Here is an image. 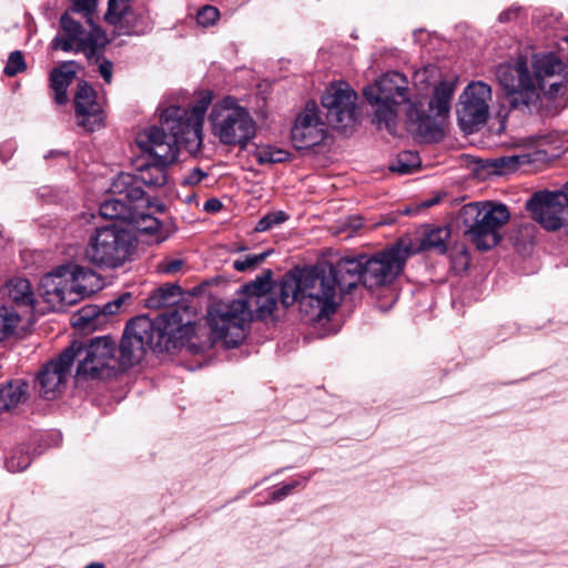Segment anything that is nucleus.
<instances>
[{"mask_svg":"<svg viewBox=\"0 0 568 568\" xmlns=\"http://www.w3.org/2000/svg\"><path fill=\"white\" fill-rule=\"evenodd\" d=\"M171 163H162L150 159L144 163L135 175L130 173H120L111 184V191L119 195H124L130 200H142L144 191L142 185L150 187H160L166 183V168Z\"/></svg>","mask_w":568,"mask_h":568,"instance_id":"obj_15","label":"nucleus"},{"mask_svg":"<svg viewBox=\"0 0 568 568\" xmlns=\"http://www.w3.org/2000/svg\"><path fill=\"white\" fill-rule=\"evenodd\" d=\"M251 321V305L243 298L219 303L207 313V322L214 338L227 347H236L245 339Z\"/></svg>","mask_w":568,"mask_h":568,"instance_id":"obj_11","label":"nucleus"},{"mask_svg":"<svg viewBox=\"0 0 568 568\" xmlns=\"http://www.w3.org/2000/svg\"><path fill=\"white\" fill-rule=\"evenodd\" d=\"M7 294L16 304L22 306H33L34 293L27 278L16 277L8 282Z\"/></svg>","mask_w":568,"mask_h":568,"instance_id":"obj_31","label":"nucleus"},{"mask_svg":"<svg viewBox=\"0 0 568 568\" xmlns=\"http://www.w3.org/2000/svg\"><path fill=\"white\" fill-rule=\"evenodd\" d=\"M450 237V230L448 227H435L426 232L420 245L416 248L415 253L419 251L434 250L440 254L447 251V241Z\"/></svg>","mask_w":568,"mask_h":568,"instance_id":"obj_32","label":"nucleus"},{"mask_svg":"<svg viewBox=\"0 0 568 568\" xmlns=\"http://www.w3.org/2000/svg\"><path fill=\"white\" fill-rule=\"evenodd\" d=\"M280 297L285 307L297 303L300 312L312 322L329 320L341 303L334 278L321 267L290 271L281 282Z\"/></svg>","mask_w":568,"mask_h":568,"instance_id":"obj_3","label":"nucleus"},{"mask_svg":"<svg viewBox=\"0 0 568 568\" xmlns=\"http://www.w3.org/2000/svg\"><path fill=\"white\" fill-rule=\"evenodd\" d=\"M85 568H104L102 564H90Z\"/></svg>","mask_w":568,"mask_h":568,"instance_id":"obj_53","label":"nucleus"},{"mask_svg":"<svg viewBox=\"0 0 568 568\" xmlns=\"http://www.w3.org/2000/svg\"><path fill=\"white\" fill-rule=\"evenodd\" d=\"M221 207H222V204L216 199H210L204 204V210L207 212H217L219 210H221Z\"/></svg>","mask_w":568,"mask_h":568,"instance_id":"obj_50","label":"nucleus"},{"mask_svg":"<svg viewBox=\"0 0 568 568\" xmlns=\"http://www.w3.org/2000/svg\"><path fill=\"white\" fill-rule=\"evenodd\" d=\"M112 196L106 199L100 204V214L108 220H121L130 222L134 220V206L133 203L138 200H130L124 195H119L110 190Z\"/></svg>","mask_w":568,"mask_h":568,"instance_id":"obj_25","label":"nucleus"},{"mask_svg":"<svg viewBox=\"0 0 568 568\" xmlns=\"http://www.w3.org/2000/svg\"><path fill=\"white\" fill-rule=\"evenodd\" d=\"M31 463V458L28 454L17 453L8 457L6 466L9 471L17 473L24 470Z\"/></svg>","mask_w":568,"mask_h":568,"instance_id":"obj_41","label":"nucleus"},{"mask_svg":"<svg viewBox=\"0 0 568 568\" xmlns=\"http://www.w3.org/2000/svg\"><path fill=\"white\" fill-rule=\"evenodd\" d=\"M535 87H541L545 78L559 74L564 70L561 60L554 53L535 54L532 57Z\"/></svg>","mask_w":568,"mask_h":568,"instance_id":"obj_27","label":"nucleus"},{"mask_svg":"<svg viewBox=\"0 0 568 568\" xmlns=\"http://www.w3.org/2000/svg\"><path fill=\"white\" fill-rule=\"evenodd\" d=\"M98 0H73L72 7L67 11H71V16L80 14L83 19L92 18L95 12Z\"/></svg>","mask_w":568,"mask_h":568,"instance_id":"obj_40","label":"nucleus"},{"mask_svg":"<svg viewBox=\"0 0 568 568\" xmlns=\"http://www.w3.org/2000/svg\"><path fill=\"white\" fill-rule=\"evenodd\" d=\"M133 252L130 232L114 225L99 227L90 236L84 251L85 258L103 268L123 265Z\"/></svg>","mask_w":568,"mask_h":568,"instance_id":"obj_7","label":"nucleus"},{"mask_svg":"<svg viewBox=\"0 0 568 568\" xmlns=\"http://www.w3.org/2000/svg\"><path fill=\"white\" fill-rule=\"evenodd\" d=\"M520 8L518 7H511L507 10H504L499 17L498 20L500 22H509L515 20L519 16Z\"/></svg>","mask_w":568,"mask_h":568,"instance_id":"obj_46","label":"nucleus"},{"mask_svg":"<svg viewBox=\"0 0 568 568\" xmlns=\"http://www.w3.org/2000/svg\"><path fill=\"white\" fill-rule=\"evenodd\" d=\"M28 383L16 379L0 385V414L16 408L27 399Z\"/></svg>","mask_w":568,"mask_h":568,"instance_id":"obj_26","label":"nucleus"},{"mask_svg":"<svg viewBox=\"0 0 568 568\" xmlns=\"http://www.w3.org/2000/svg\"><path fill=\"white\" fill-rule=\"evenodd\" d=\"M220 17V12L215 7L204 6L201 8L196 14V21L199 24L203 27H209L214 24Z\"/></svg>","mask_w":568,"mask_h":568,"instance_id":"obj_42","label":"nucleus"},{"mask_svg":"<svg viewBox=\"0 0 568 568\" xmlns=\"http://www.w3.org/2000/svg\"><path fill=\"white\" fill-rule=\"evenodd\" d=\"M26 69L27 63L24 61L23 53L17 50L9 54L3 72L7 77H14L18 73L26 71Z\"/></svg>","mask_w":568,"mask_h":568,"instance_id":"obj_39","label":"nucleus"},{"mask_svg":"<svg viewBox=\"0 0 568 568\" xmlns=\"http://www.w3.org/2000/svg\"><path fill=\"white\" fill-rule=\"evenodd\" d=\"M112 63L108 60H104L100 65H99V72L101 74V77L104 79V81L106 83H111V80H112Z\"/></svg>","mask_w":568,"mask_h":568,"instance_id":"obj_47","label":"nucleus"},{"mask_svg":"<svg viewBox=\"0 0 568 568\" xmlns=\"http://www.w3.org/2000/svg\"><path fill=\"white\" fill-rule=\"evenodd\" d=\"M272 251H265L260 254H248L243 258L235 260L233 262V267L237 272H246L256 268L260 264H262L267 256H270Z\"/></svg>","mask_w":568,"mask_h":568,"instance_id":"obj_37","label":"nucleus"},{"mask_svg":"<svg viewBox=\"0 0 568 568\" xmlns=\"http://www.w3.org/2000/svg\"><path fill=\"white\" fill-rule=\"evenodd\" d=\"M325 139V124L318 116L315 103H307L292 129V141L296 149H310Z\"/></svg>","mask_w":568,"mask_h":568,"instance_id":"obj_18","label":"nucleus"},{"mask_svg":"<svg viewBox=\"0 0 568 568\" xmlns=\"http://www.w3.org/2000/svg\"><path fill=\"white\" fill-rule=\"evenodd\" d=\"M454 83L443 81L434 90V95L429 102V109L435 114L446 119L450 110V102L454 95Z\"/></svg>","mask_w":568,"mask_h":568,"instance_id":"obj_29","label":"nucleus"},{"mask_svg":"<svg viewBox=\"0 0 568 568\" xmlns=\"http://www.w3.org/2000/svg\"><path fill=\"white\" fill-rule=\"evenodd\" d=\"M364 95L375 109V121L392 130L396 120V106L408 100V80L399 72H387L374 84L364 89Z\"/></svg>","mask_w":568,"mask_h":568,"instance_id":"obj_8","label":"nucleus"},{"mask_svg":"<svg viewBox=\"0 0 568 568\" xmlns=\"http://www.w3.org/2000/svg\"><path fill=\"white\" fill-rule=\"evenodd\" d=\"M75 62L68 61L54 68L50 73V88L54 93V101L58 104L68 102V88L75 78Z\"/></svg>","mask_w":568,"mask_h":568,"instance_id":"obj_24","label":"nucleus"},{"mask_svg":"<svg viewBox=\"0 0 568 568\" xmlns=\"http://www.w3.org/2000/svg\"><path fill=\"white\" fill-rule=\"evenodd\" d=\"M244 250H245V247H244V246H239V247L236 248V251H239V252H240V251H244Z\"/></svg>","mask_w":568,"mask_h":568,"instance_id":"obj_54","label":"nucleus"},{"mask_svg":"<svg viewBox=\"0 0 568 568\" xmlns=\"http://www.w3.org/2000/svg\"><path fill=\"white\" fill-rule=\"evenodd\" d=\"M21 318L12 308L0 306V342L9 338L18 327Z\"/></svg>","mask_w":568,"mask_h":568,"instance_id":"obj_34","label":"nucleus"},{"mask_svg":"<svg viewBox=\"0 0 568 568\" xmlns=\"http://www.w3.org/2000/svg\"><path fill=\"white\" fill-rule=\"evenodd\" d=\"M130 9V0H109L105 20L112 24H118L125 17Z\"/></svg>","mask_w":568,"mask_h":568,"instance_id":"obj_36","label":"nucleus"},{"mask_svg":"<svg viewBox=\"0 0 568 568\" xmlns=\"http://www.w3.org/2000/svg\"><path fill=\"white\" fill-rule=\"evenodd\" d=\"M210 122L213 135L224 145L245 149L256 135L255 120L232 97H225L213 105Z\"/></svg>","mask_w":568,"mask_h":568,"instance_id":"obj_6","label":"nucleus"},{"mask_svg":"<svg viewBox=\"0 0 568 568\" xmlns=\"http://www.w3.org/2000/svg\"><path fill=\"white\" fill-rule=\"evenodd\" d=\"M437 202H438V200H437V199H436V200H433V201H427V202L423 203V206H424V207H429V206H432L433 204H435V203H437Z\"/></svg>","mask_w":568,"mask_h":568,"instance_id":"obj_52","label":"nucleus"},{"mask_svg":"<svg viewBox=\"0 0 568 568\" xmlns=\"http://www.w3.org/2000/svg\"><path fill=\"white\" fill-rule=\"evenodd\" d=\"M364 258L365 256L343 257L329 265L326 275L334 278L337 292L348 293L359 283L364 284Z\"/></svg>","mask_w":568,"mask_h":568,"instance_id":"obj_20","label":"nucleus"},{"mask_svg":"<svg viewBox=\"0 0 568 568\" xmlns=\"http://www.w3.org/2000/svg\"><path fill=\"white\" fill-rule=\"evenodd\" d=\"M140 233L148 234L154 237V242L161 243L168 239L169 232L162 226V223L154 216L143 213H138L134 210V220H130Z\"/></svg>","mask_w":568,"mask_h":568,"instance_id":"obj_28","label":"nucleus"},{"mask_svg":"<svg viewBox=\"0 0 568 568\" xmlns=\"http://www.w3.org/2000/svg\"><path fill=\"white\" fill-rule=\"evenodd\" d=\"M532 219L547 231L568 226V203L558 192H536L526 204Z\"/></svg>","mask_w":568,"mask_h":568,"instance_id":"obj_16","label":"nucleus"},{"mask_svg":"<svg viewBox=\"0 0 568 568\" xmlns=\"http://www.w3.org/2000/svg\"><path fill=\"white\" fill-rule=\"evenodd\" d=\"M287 214L283 211H275L267 213L263 217L258 220L254 230L256 232H265L274 227L275 225H280L287 220Z\"/></svg>","mask_w":568,"mask_h":568,"instance_id":"obj_38","label":"nucleus"},{"mask_svg":"<svg viewBox=\"0 0 568 568\" xmlns=\"http://www.w3.org/2000/svg\"><path fill=\"white\" fill-rule=\"evenodd\" d=\"M70 346H77L78 377L102 379L113 376L118 371H123L120 358L116 356V343L109 336L95 337L87 346L78 342Z\"/></svg>","mask_w":568,"mask_h":568,"instance_id":"obj_12","label":"nucleus"},{"mask_svg":"<svg viewBox=\"0 0 568 568\" xmlns=\"http://www.w3.org/2000/svg\"><path fill=\"white\" fill-rule=\"evenodd\" d=\"M253 156L255 158L258 164L265 165L287 161L290 159V152L280 148L264 145L258 148L253 153Z\"/></svg>","mask_w":568,"mask_h":568,"instance_id":"obj_33","label":"nucleus"},{"mask_svg":"<svg viewBox=\"0 0 568 568\" xmlns=\"http://www.w3.org/2000/svg\"><path fill=\"white\" fill-rule=\"evenodd\" d=\"M297 485H298L297 481H293V483L286 484L283 487L274 490L272 493V495H271V500L272 501H278V500L285 498L286 496H288L294 490V488Z\"/></svg>","mask_w":568,"mask_h":568,"instance_id":"obj_45","label":"nucleus"},{"mask_svg":"<svg viewBox=\"0 0 568 568\" xmlns=\"http://www.w3.org/2000/svg\"><path fill=\"white\" fill-rule=\"evenodd\" d=\"M99 275L79 265L59 266L45 274L39 285V294L52 311L74 305L100 287Z\"/></svg>","mask_w":568,"mask_h":568,"instance_id":"obj_4","label":"nucleus"},{"mask_svg":"<svg viewBox=\"0 0 568 568\" xmlns=\"http://www.w3.org/2000/svg\"><path fill=\"white\" fill-rule=\"evenodd\" d=\"M181 287L176 284L163 285L146 298L145 304L149 308H162L175 305L181 296Z\"/></svg>","mask_w":568,"mask_h":568,"instance_id":"obj_30","label":"nucleus"},{"mask_svg":"<svg viewBox=\"0 0 568 568\" xmlns=\"http://www.w3.org/2000/svg\"><path fill=\"white\" fill-rule=\"evenodd\" d=\"M558 193H561L565 196V199L567 200V203H568V182L565 185V190L564 191H558Z\"/></svg>","mask_w":568,"mask_h":568,"instance_id":"obj_51","label":"nucleus"},{"mask_svg":"<svg viewBox=\"0 0 568 568\" xmlns=\"http://www.w3.org/2000/svg\"><path fill=\"white\" fill-rule=\"evenodd\" d=\"M420 160L417 153L412 151H406L398 154L395 163L390 165V171L399 173V174H408L414 170L419 168Z\"/></svg>","mask_w":568,"mask_h":568,"instance_id":"obj_35","label":"nucleus"},{"mask_svg":"<svg viewBox=\"0 0 568 568\" xmlns=\"http://www.w3.org/2000/svg\"><path fill=\"white\" fill-rule=\"evenodd\" d=\"M205 176V172H203L200 168H194L184 176L183 183L186 185H195L199 184Z\"/></svg>","mask_w":568,"mask_h":568,"instance_id":"obj_44","label":"nucleus"},{"mask_svg":"<svg viewBox=\"0 0 568 568\" xmlns=\"http://www.w3.org/2000/svg\"><path fill=\"white\" fill-rule=\"evenodd\" d=\"M213 100L211 91H202L191 109L170 105L161 111L162 128L151 126L136 135V145L150 159L162 163H173L178 145L190 153L197 152L203 141V121Z\"/></svg>","mask_w":568,"mask_h":568,"instance_id":"obj_1","label":"nucleus"},{"mask_svg":"<svg viewBox=\"0 0 568 568\" xmlns=\"http://www.w3.org/2000/svg\"><path fill=\"white\" fill-rule=\"evenodd\" d=\"M496 75L509 93L535 91V78L528 70L526 58L519 57L514 63L500 64Z\"/></svg>","mask_w":568,"mask_h":568,"instance_id":"obj_21","label":"nucleus"},{"mask_svg":"<svg viewBox=\"0 0 568 568\" xmlns=\"http://www.w3.org/2000/svg\"><path fill=\"white\" fill-rule=\"evenodd\" d=\"M100 311H97L95 307H83L80 311V320L89 322L94 318V316L99 315Z\"/></svg>","mask_w":568,"mask_h":568,"instance_id":"obj_49","label":"nucleus"},{"mask_svg":"<svg viewBox=\"0 0 568 568\" xmlns=\"http://www.w3.org/2000/svg\"><path fill=\"white\" fill-rule=\"evenodd\" d=\"M357 94L344 81L331 83L322 97L328 123L336 130L346 131L358 120Z\"/></svg>","mask_w":568,"mask_h":568,"instance_id":"obj_13","label":"nucleus"},{"mask_svg":"<svg viewBox=\"0 0 568 568\" xmlns=\"http://www.w3.org/2000/svg\"><path fill=\"white\" fill-rule=\"evenodd\" d=\"M122 302H123L122 298H118V300H114L113 302L106 303L103 306L102 313L103 314H115L120 310Z\"/></svg>","mask_w":568,"mask_h":568,"instance_id":"obj_48","label":"nucleus"},{"mask_svg":"<svg viewBox=\"0 0 568 568\" xmlns=\"http://www.w3.org/2000/svg\"><path fill=\"white\" fill-rule=\"evenodd\" d=\"M415 254L409 236L400 237L394 245L364 258V286L375 290L390 285L404 271L409 256Z\"/></svg>","mask_w":568,"mask_h":568,"instance_id":"obj_10","label":"nucleus"},{"mask_svg":"<svg viewBox=\"0 0 568 568\" xmlns=\"http://www.w3.org/2000/svg\"><path fill=\"white\" fill-rule=\"evenodd\" d=\"M509 217L510 213L505 204L489 201L465 204L458 213L465 235L479 251L490 250L500 242L499 230Z\"/></svg>","mask_w":568,"mask_h":568,"instance_id":"obj_5","label":"nucleus"},{"mask_svg":"<svg viewBox=\"0 0 568 568\" xmlns=\"http://www.w3.org/2000/svg\"><path fill=\"white\" fill-rule=\"evenodd\" d=\"M407 119L412 130L424 141H438L444 135L445 119L437 114L429 115L416 105H410L407 110Z\"/></svg>","mask_w":568,"mask_h":568,"instance_id":"obj_23","label":"nucleus"},{"mask_svg":"<svg viewBox=\"0 0 568 568\" xmlns=\"http://www.w3.org/2000/svg\"><path fill=\"white\" fill-rule=\"evenodd\" d=\"M73 102L80 126L90 132L103 126L104 111L102 104L97 101V93L93 88L85 82L80 83Z\"/></svg>","mask_w":568,"mask_h":568,"instance_id":"obj_19","label":"nucleus"},{"mask_svg":"<svg viewBox=\"0 0 568 568\" xmlns=\"http://www.w3.org/2000/svg\"><path fill=\"white\" fill-rule=\"evenodd\" d=\"M195 334V326L186 308L179 306L154 320L141 315L131 320L119 345L123 369L139 363L146 349L169 351L183 345Z\"/></svg>","mask_w":568,"mask_h":568,"instance_id":"obj_2","label":"nucleus"},{"mask_svg":"<svg viewBox=\"0 0 568 568\" xmlns=\"http://www.w3.org/2000/svg\"><path fill=\"white\" fill-rule=\"evenodd\" d=\"M80 21L65 11L60 19V30L52 40L53 50L82 52L91 59L106 41L105 34L92 18Z\"/></svg>","mask_w":568,"mask_h":568,"instance_id":"obj_9","label":"nucleus"},{"mask_svg":"<svg viewBox=\"0 0 568 568\" xmlns=\"http://www.w3.org/2000/svg\"><path fill=\"white\" fill-rule=\"evenodd\" d=\"M271 271H267L265 276H258L255 281L244 286V293L247 298L244 300L251 305L256 307V316L258 318H265L274 312L276 308V300L268 294L270 288Z\"/></svg>","mask_w":568,"mask_h":568,"instance_id":"obj_22","label":"nucleus"},{"mask_svg":"<svg viewBox=\"0 0 568 568\" xmlns=\"http://www.w3.org/2000/svg\"><path fill=\"white\" fill-rule=\"evenodd\" d=\"M491 88L483 81H473L464 89L457 108L458 123L464 131L473 132L484 125L489 116Z\"/></svg>","mask_w":568,"mask_h":568,"instance_id":"obj_14","label":"nucleus"},{"mask_svg":"<svg viewBox=\"0 0 568 568\" xmlns=\"http://www.w3.org/2000/svg\"><path fill=\"white\" fill-rule=\"evenodd\" d=\"M77 358V346H69L57 359L47 363L38 375L40 394L54 399L65 386L70 369Z\"/></svg>","mask_w":568,"mask_h":568,"instance_id":"obj_17","label":"nucleus"},{"mask_svg":"<svg viewBox=\"0 0 568 568\" xmlns=\"http://www.w3.org/2000/svg\"><path fill=\"white\" fill-rule=\"evenodd\" d=\"M185 264L182 258L165 257L156 265V271L162 274H175L180 272Z\"/></svg>","mask_w":568,"mask_h":568,"instance_id":"obj_43","label":"nucleus"}]
</instances>
